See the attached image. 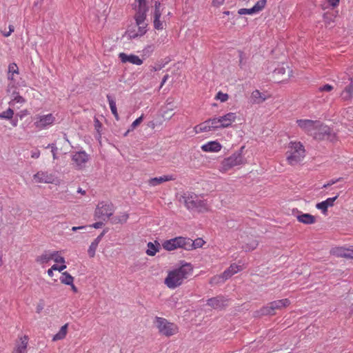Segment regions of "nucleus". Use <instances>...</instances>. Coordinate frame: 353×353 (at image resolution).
Returning a JSON list of instances; mask_svg holds the SVG:
<instances>
[{
  "label": "nucleus",
  "instance_id": "obj_1",
  "mask_svg": "<svg viewBox=\"0 0 353 353\" xmlns=\"http://www.w3.org/2000/svg\"><path fill=\"white\" fill-rule=\"evenodd\" d=\"M193 267L190 263H185L179 268H174L168 272L164 280V284L169 289H176L181 286L184 281L192 275Z\"/></svg>",
  "mask_w": 353,
  "mask_h": 353
},
{
  "label": "nucleus",
  "instance_id": "obj_2",
  "mask_svg": "<svg viewBox=\"0 0 353 353\" xmlns=\"http://www.w3.org/2000/svg\"><path fill=\"white\" fill-rule=\"evenodd\" d=\"M305 156L306 150L301 141H292L289 142L285 152L286 161L288 165L295 166L300 164Z\"/></svg>",
  "mask_w": 353,
  "mask_h": 353
},
{
  "label": "nucleus",
  "instance_id": "obj_3",
  "mask_svg": "<svg viewBox=\"0 0 353 353\" xmlns=\"http://www.w3.org/2000/svg\"><path fill=\"white\" fill-rule=\"evenodd\" d=\"M182 197L184 204L188 210H196L201 213L210 210V205L208 201L193 192H185Z\"/></svg>",
  "mask_w": 353,
  "mask_h": 353
},
{
  "label": "nucleus",
  "instance_id": "obj_4",
  "mask_svg": "<svg viewBox=\"0 0 353 353\" xmlns=\"http://www.w3.org/2000/svg\"><path fill=\"white\" fill-rule=\"evenodd\" d=\"M245 146L239 150L234 152L230 156L224 158L219 163L218 170L221 173L225 174L236 166L245 164V160L243 155Z\"/></svg>",
  "mask_w": 353,
  "mask_h": 353
},
{
  "label": "nucleus",
  "instance_id": "obj_5",
  "mask_svg": "<svg viewBox=\"0 0 353 353\" xmlns=\"http://www.w3.org/2000/svg\"><path fill=\"white\" fill-rule=\"evenodd\" d=\"M154 323L159 332L165 336H171L178 333L179 327L174 323L169 322L167 319L157 316Z\"/></svg>",
  "mask_w": 353,
  "mask_h": 353
},
{
  "label": "nucleus",
  "instance_id": "obj_6",
  "mask_svg": "<svg viewBox=\"0 0 353 353\" xmlns=\"http://www.w3.org/2000/svg\"><path fill=\"white\" fill-rule=\"evenodd\" d=\"M291 301L289 299L276 300L268 303L261 309L263 315H274L276 310H281L289 307Z\"/></svg>",
  "mask_w": 353,
  "mask_h": 353
},
{
  "label": "nucleus",
  "instance_id": "obj_7",
  "mask_svg": "<svg viewBox=\"0 0 353 353\" xmlns=\"http://www.w3.org/2000/svg\"><path fill=\"white\" fill-rule=\"evenodd\" d=\"M188 237L186 236H176L168 240H165L162 242V248L166 251H174L176 249L181 248L188 250Z\"/></svg>",
  "mask_w": 353,
  "mask_h": 353
},
{
  "label": "nucleus",
  "instance_id": "obj_8",
  "mask_svg": "<svg viewBox=\"0 0 353 353\" xmlns=\"http://www.w3.org/2000/svg\"><path fill=\"white\" fill-rule=\"evenodd\" d=\"M56 117L52 114H37L34 117V125L39 130L48 129L56 122Z\"/></svg>",
  "mask_w": 353,
  "mask_h": 353
},
{
  "label": "nucleus",
  "instance_id": "obj_9",
  "mask_svg": "<svg viewBox=\"0 0 353 353\" xmlns=\"http://www.w3.org/2000/svg\"><path fill=\"white\" fill-rule=\"evenodd\" d=\"M114 212L113 205L108 201H101L98 203L94 211L96 219L105 221L108 219Z\"/></svg>",
  "mask_w": 353,
  "mask_h": 353
},
{
  "label": "nucleus",
  "instance_id": "obj_10",
  "mask_svg": "<svg viewBox=\"0 0 353 353\" xmlns=\"http://www.w3.org/2000/svg\"><path fill=\"white\" fill-rule=\"evenodd\" d=\"M243 270L241 265L232 263L221 274L214 276L211 279V283H223L234 274Z\"/></svg>",
  "mask_w": 353,
  "mask_h": 353
},
{
  "label": "nucleus",
  "instance_id": "obj_11",
  "mask_svg": "<svg viewBox=\"0 0 353 353\" xmlns=\"http://www.w3.org/2000/svg\"><path fill=\"white\" fill-rule=\"evenodd\" d=\"M335 133L327 125L323 124L319 121V125L316 128L313 135L314 139L317 140H330L333 141L335 139Z\"/></svg>",
  "mask_w": 353,
  "mask_h": 353
},
{
  "label": "nucleus",
  "instance_id": "obj_12",
  "mask_svg": "<svg viewBox=\"0 0 353 353\" xmlns=\"http://www.w3.org/2000/svg\"><path fill=\"white\" fill-rule=\"evenodd\" d=\"M296 125L303 132L313 137L314 132L319 125V121L307 119H297Z\"/></svg>",
  "mask_w": 353,
  "mask_h": 353
},
{
  "label": "nucleus",
  "instance_id": "obj_13",
  "mask_svg": "<svg viewBox=\"0 0 353 353\" xmlns=\"http://www.w3.org/2000/svg\"><path fill=\"white\" fill-rule=\"evenodd\" d=\"M56 177L52 172L40 170L32 176V181L35 183H53Z\"/></svg>",
  "mask_w": 353,
  "mask_h": 353
},
{
  "label": "nucleus",
  "instance_id": "obj_14",
  "mask_svg": "<svg viewBox=\"0 0 353 353\" xmlns=\"http://www.w3.org/2000/svg\"><path fill=\"white\" fill-rule=\"evenodd\" d=\"M135 27H139L138 35H144L148 31V23L146 21L145 10H139L134 15Z\"/></svg>",
  "mask_w": 353,
  "mask_h": 353
},
{
  "label": "nucleus",
  "instance_id": "obj_15",
  "mask_svg": "<svg viewBox=\"0 0 353 353\" xmlns=\"http://www.w3.org/2000/svg\"><path fill=\"white\" fill-rule=\"evenodd\" d=\"M29 337L28 335H19L14 342L12 353H28Z\"/></svg>",
  "mask_w": 353,
  "mask_h": 353
},
{
  "label": "nucleus",
  "instance_id": "obj_16",
  "mask_svg": "<svg viewBox=\"0 0 353 353\" xmlns=\"http://www.w3.org/2000/svg\"><path fill=\"white\" fill-rule=\"evenodd\" d=\"M8 92L10 93V106L19 109L26 102V99L21 97L14 87L8 88Z\"/></svg>",
  "mask_w": 353,
  "mask_h": 353
},
{
  "label": "nucleus",
  "instance_id": "obj_17",
  "mask_svg": "<svg viewBox=\"0 0 353 353\" xmlns=\"http://www.w3.org/2000/svg\"><path fill=\"white\" fill-rule=\"evenodd\" d=\"M72 161L76 169L83 170L89 161V155L84 151L78 152L73 154Z\"/></svg>",
  "mask_w": 353,
  "mask_h": 353
},
{
  "label": "nucleus",
  "instance_id": "obj_18",
  "mask_svg": "<svg viewBox=\"0 0 353 353\" xmlns=\"http://www.w3.org/2000/svg\"><path fill=\"white\" fill-rule=\"evenodd\" d=\"M176 108L173 99L168 98L165 101V105L161 109V117L165 119H170L174 114L173 111Z\"/></svg>",
  "mask_w": 353,
  "mask_h": 353
},
{
  "label": "nucleus",
  "instance_id": "obj_19",
  "mask_svg": "<svg viewBox=\"0 0 353 353\" xmlns=\"http://www.w3.org/2000/svg\"><path fill=\"white\" fill-rule=\"evenodd\" d=\"M119 58L123 63L128 62L133 65H141L143 63V60L142 59L133 54H127L124 52H121L119 54Z\"/></svg>",
  "mask_w": 353,
  "mask_h": 353
},
{
  "label": "nucleus",
  "instance_id": "obj_20",
  "mask_svg": "<svg viewBox=\"0 0 353 353\" xmlns=\"http://www.w3.org/2000/svg\"><path fill=\"white\" fill-rule=\"evenodd\" d=\"M201 149L204 152H219L222 149V145L217 141H210L203 144Z\"/></svg>",
  "mask_w": 353,
  "mask_h": 353
},
{
  "label": "nucleus",
  "instance_id": "obj_21",
  "mask_svg": "<svg viewBox=\"0 0 353 353\" xmlns=\"http://www.w3.org/2000/svg\"><path fill=\"white\" fill-rule=\"evenodd\" d=\"M236 114L234 112H228L223 116L219 117L221 126L222 128H226L232 125L236 121Z\"/></svg>",
  "mask_w": 353,
  "mask_h": 353
},
{
  "label": "nucleus",
  "instance_id": "obj_22",
  "mask_svg": "<svg viewBox=\"0 0 353 353\" xmlns=\"http://www.w3.org/2000/svg\"><path fill=\"white\" fill-rule=\"evenodd\" d=\"M174 177L172 175H163L159 177L152 178L148 180V184L150 186H157L160 185L164 182L173 181L174 180Z\"/></svg>",
  "mask_w": 353,
  "mask_h": 353
},
{
  "label": "nucleus",
  "instance_id": "obj_23",
  "mask_svg": "<svg viewBox=\"0 0 353 353\" xmlns=\"http://www.w3.org/2000/svg\"><path fill=\"white\" fill-rule=\"evenodd\" d=\"M337 198H338V196H336L332 197V198H328L322 202L318 203L316 205V208L318 210H321L322 212L325 214L327 211V208L329 207H332L334 205V203Z\"/></svg>",
  "mask_w": 353,
  "mask_h": 353
},
{
  "label": "nucleus",
  "instance_id": "obj_24",
  "mask_svg": "<svg viewBox=\"0 0 353 353\" xmlns=\"http://www.w3.org/2000/svg\"><path fill=\"white\" fill-rule=\"evenodd\" d=\"M299 222L306 225L314 224L316 222V217L310 214L300 213L296 216Z\"/></svg>",
  "mask_w": 353,
  "mask_h": 353
},
{
  "label": "nucleus",
  "instance_id": "obj_25",
  "mask_svg": "<svg viewBox=\"0 0 353 353\" xmlns=\"http://www.w3.org/2000/svg\"><path fill=\"white\" fill-rule=\"evenodd\" d=\"M226 300L223 297H214L208 300V305L214 309H219L225 305Z\"/></svg>",
  "mask_w": 353,
  "mask_h": 353
},
{
  "label": "nucleus",
  "instance_id": "obj_26",
  "mask_svg": "<svg viewBox=\"0 0 353 353\" xmlns=\"http://www.w3.org/2000/svg\"><path fill=\"white\" fill-rule=\"evenodd\" d=\"M268 98V96L261 92L259 90H254L251 94V101L252 103H261Z\"/></svg>",
  "mask_w": 353,
  "mask_h": 353
},
{
  "label": "nucleus",
  "instance_id": "obj_27",
  "mask_svg": "<svg viewBox=\"0 0 353 353\" xmlns=\"http://www.w3.org/2000/svg\"><path fill=\"white\" fill-rule=\"evenodd\" d=\"M52 250H46L37 256L35 261L40 265H44L52 261Z\"/></svg>",
  "mask_w": 353,
  "mask_h": 353
},
{
  "label": "nucleus",
  "instance_id": "obj_28",
  "mask_svg": "<svg viewBox=\"0 0 353 353\" xmlns=\"http://www.w3.org/2000/svg\"><path fill=\"white\" fill-rule=\"evenodd\" d=\"M160 243L155 241L154 243L149 242L147 244V250L145 253L148 256H154L160 250Z\"/></svg>",
  "mask_w": 353,
  "mask_h": 353
},
{
  "label": "nucleus",
  "instance_id": "obj_29",
  "mask_svg": "<svg viewBox=\"0 0 353 353\" xmlns=\"http://www.w3.org/2000/svg\"><path fill=\"white\" fill-rule=\"evenodd\" d=\"M104 235V232H102L99 236H98L90 244L88 250V253L90 257L92 258L95 255V252L97 250V248L99 245V243L101 241V239L103 236Z\"/></svg>",
  "mask_w": 353,
  "mask_h": 353
},
{
  "label": "nucleus",
  "instance_id": "obj_30",
  "mask_svg": "<svg viewBox=\"0 0 353 353\" xmlns=\"http://www.w3.org/2000/svg\"><path fill=\"white\" fill-rule=\"evenodd\" d=\"M205 243V241L202 238H197L194 241L188 238V250H192L197 248H202Z\"/></svg>",
  "mask_w": 353,
  "mask_h": 353
},
{
  "label": "nucleus",
  "instance_id": "obj_31",
  "mask_svg": "<svg viewBox=\"0 0 353 353\" xmlns=\"http://www.w3.org/2000/svg\"><path fill=\"white\" fill-rule=\"evenodd\" d=\"M341 97L345 101H350L353 97V79H351V81L348 85H347L345 89L341 92Z\"/></svg>",
  "mask_w": 353,
  "mask_h": 353
},
{
  "label": "nucleus",
  "instance_id": "obj_32",
  "mask_svg": "<svg viewBox=\"0 0 353 353\" xmlns=\"http://www.w3.org/2000/svg\"><path fill=\"white\" fill-rule=\"evenodd\" d=\"M195 134L212 131L208 119L194 127Z\"/></svg>",
  "mask_w": 353,
  "mask_h": 353
},
{
  "label": "nucleus",
  "instance_id": "obj_33",
  "mask_svg": "<svg viewBox=\"0 0 353 353\" xmlns=\"http://www.w3.org/2000/svg\"><path fill=\"white\" fill-rule=\"evenodd\" d=\"M68 330V323H65L59 330V332L54 334L52 337V341H57L63 340L66 337Z\"/></svg>",
  "mask_w": 353,
  "mask_h": 353
},
{
  "label": "nucleus",
  "instance_id": "obj_34",
  "mask_svg": "<svg viewBox=\"0 0 353 353\" xmlns=\"http://www.w3.org/2000/svg\"><path fill=\"white\" fill-rule=\"evenodd\" d=\"M128 219L129 214L127 212H121L119 214L113 216L111 221L113 224H123L127 222Z\"/></svg>",
  "mask_w": 353,
  "mask_h": 353
},
{
  "label": "nucleus",
  "instance_id": "obj_35",
  "mask_svg": "<svg viewBox=\"0 0 353 353\" xmlns=\"http://www.w3.org/2000/svg\"><path fill=\"white\" fill-rule=\"evenodd\" d=\"M244 243V245H242V248L245 251V252H250V251H252L254 250H255L259 243H258V241L252 238L251 239H249L248 242H243Z\"/></svg>",
  "mask_w": 353,
  "mask_h": 353
},
{
  "label": "nucleus",
  "instance_id": "obj_36",
  "mask_svg": "<svg viewBox=\"0 0 353 353\" xmlns=\"http://www.w3.org/2000/svg\"><path fill=\"white\" fill-rule=\"evenodd\" d=\"M60 281L64 285H72L74 283V277L68 272H63L60 276Z\"/></svg>",
  "mask_w": 353,
  "mask_h": 353
},
{
  "label": "nucleus",
  "instance_id": "obj_37",
  "mask_svg": "<svg viewBox=\"0 0 353 353\" xmlns=\"http://www.w3.org/2000/svg\"><path fill=\"white\" fill-rule=\"evenodd\" d=\"M107 99H108V103H109V105H110V108L111 110V112H112V114L114 115L115 119L117 121H119V114H118V112H117L115 101L113 99H112L110 97V96H109V95L107 96Z\"/></svg>",
  "mask_w": 353,
  "mask_h": 353
},
{
  "label": "nucleus",
  "instance_id": "obj_38",
  "mask_svg": "<svg viewBox=\"0 0 353 353\" xmlns=\"http://www.w3.org/2000/svg\"><path fill=\"white\" fill-rule=\"evenodd\" d=\"M52 261L56 263H65V258L62 256L61 251L52 250Z\"/></svg>",
  "mask_w": 353,
  "mask_h": 353
},
{
  "label": "nucleus",
  "instance_id": "obj_39",
  "mask_svg": "<svg viewBox=\"0 0 353 353\" xmlns=\"http://www.w3.org/2000/svg\"><path fill=\"white\" fill-rule=\"evenodd\" d=\"M139 27L132 26L127 30L128 37L130 39H136L142 37L143 35H138V34H139Z\"/></svg>",
  "mask_w": 353,
  "mask_h": 353
},
{
  "label": "nucleus",
  "instance_id": "obj_40",
  "mask_svg": "<svg viewBox=\"0 0 353 353\" xmlns=\"http://www.w3.org/2000/svg\"><path fill=\"white\" fill-rule=\"evenodd\" d=\"M160 2L156 1L154 2V10L152 14L153 19H160L162 14V9Z\"/></svg>",
  "mask_w": 353,
  "mask_h": 353
},
{
  "label": "nucleus",
  "instance_id": "obj_41",
  "mask_svg": "<svg viewBox=\"0 0 353 353\" xmlns=\"http://www.w3.org/2000/svg\"><path fill=\"white\" fill-rule=\"evenodd\" d=\"M267 4V0H259L252 7L255 13H259L262 11Z\"/></svg>",
  "mask_w": 353,
  "mask_h": 353
},
{
  "label": "nucleus",
  "instance_id": "obj_42",
  "mask_svg": "<svg viewBox=\"0 0 353 353\" xmlns=\"http://www.w3.org/2000/svg\"><path fill=\"white\" fill-rule=\"evenodd\" d=\"M154 50V46L152 44L145 46L142 50V57H149L152 55Z\"/></svg>",
  "mask_w": 353,
  "mask_h": 353
},
{
  "label": "nucleus",
  "instance_id": "obj_43",
  "mask_svg": "<svg viewBox=\"0 0 353 353\" xmlns=\"http://www.w3.org/2000/svg\"><path fill=\"white\" fill-rule=\"evenodd\" d=\"M208 121L212 130L217 128H222V127L221 126V121H219V117L210 119H208Z\"/></svg>",
  "mask_w": 353,
  "mask_h": 353
},
{
  "label": "nucleus",
  "instance_id": "obj_44",
  "mask_svg": "<svg viewBox=\"0 0 353 353\" xmlns=\"http://www.w3.org/2000/svg\"><path fill=\"white\" fill-rule=\"evenodd\" d=\"M143 120V114H141L139 118L132 122L130 125V128L125 133V136H126L129 132L134 130L138 125H139Z\"/></svg>",
  "mask_w": 353,
  "mask_h": 353
},
{
  "label": "nucleus",
  "instance_id": "obj_45",
  "mask_svg": "<svg viewBox=\"0 0 353 353\" xmlns=\"http://www.w3.org/2000/svg\"><path fill=\"white\" fill-rule=\"evenodd\" d=\"M13 115L14 110L11 108H9L6 111H3L1 113H0V118L5 119H11L13 117Z\"/></svg>",
  "mask_w": 353,
  "mask_h": 353
},
{
  "label": "nucleus",
  "instance_id": "obj_46",
  "mask_svg": "<svg viewBox=\"0 0 353 353\" xmlns=\"http://www.w3.org/2000/svg\"><path fill=\"white\" fill-rule=\"evenodd\" d=\"M339 254L345 258L353 259L352 256H353V248L348 249L341 248Z\"/></svg>",
  "mask_w": 353,
  "mask_h": 353
},
{
  "label": "nucleus",
  "instance_id": "obj_47",
  "mask_svg": "<svg viewBox=\"0 0 353 353\" xmlns=\"http://www.w3.org/2000/svg\"><path fill=\"white\" fill-rule=\"evenodd\" d=\"M214 99L217 101H220L221 102L223 103L228 100L229 95L227 93H223L219 91L216 94Z\"/></svg>",
  "mask_w": 353,
  "mask_h": 353
},
{
  "label": "nucleus",
  "instance_id": "obj_48",
  "mask_svg": "<svg viewBox=\"0 0 353 353\" xmlns=\"http://www.w3.org/2000/svg\"><path fill=\"white\" fill-rule=\"evenodd\" d=\"M154 28L158 30H162L164 28V23L160 19H153Z\"/></svg>",
  "mask_w": 353,
  "mask_h": 353
},
{
  "label": "nucleus",
  "instance_id": "obj_49",
  "mask_svg": "<svg viewBox=\"0 0 353 353\" xmlns=\"http://www.w3.org/2000/svg\"><path fill=\"white\" fill-rule=\"evenodd\" d=\"M239 14H256L254 9L251 8H241L238 10Z\"/></svg>",
  "mask_w": 353,
  "mask_h": 353
},
{
  "label": "nucleus",
  "instance_id": "obj_50",
  "mask_svg": "<svg viewBox=\"0 0 353 353\" xmlns=\"http://www.w3.org/2000/svg\"><path fill=\"white\" fill-rule=\"evenodd\" d=\"M8 72L9 73L14 74H18L19 73V69L16 63H10L8 66Z\"/></svg>",
  "mask_w": 353,
  "mask_h": 353
},
{
  "label": "nucleus",
  "instance_id": "obj_51",
  "mask_svg": "<svg viewBox=\"0 0 353 353\" xmlns=\"http://www.w3.org/2000/svg\"><path fill=\"white\" fill-rule=\"evenodd\" d=\"M8 29H9L8 31L1 30V33L2 34V35L3 37H8L14 31V28L12 25H10L8 26Z\"/></svg>",
  "mask_w": 353,
  "mask_h": 353
},
{
  "label": "nucleus",
  "instance_id": "obj_52",
  "mask_svg": "<svg viewBox=\"0 0 353 353\" xmlns=\"http://www.w3.org/2000/svg\"><path fill=\"white\" fill-rule=\"evenodd\" d=\"M333 90V86L330 84H325L323 86L319 87V90L320 92H330Z\"/></svg>",
  "mask_w": 353,
  "mask_h": 353
},
{
  "label": "nucleus",
  "instance_id": "obj_53",
  "mask_svg": "<svg viewBox=\"0 0 353 353\" xmlns=\"http://www.w3.org/2000/svg\"><path fill=\"white\" fill-rule=\"evenodd\" d=\"M285 68L282 66L280 68H277L274 70V73L275 74H284L285 73Z\"/></svg>",
  "mask_w": 353,
  "mask_h": 353
},
{
  "label": "nucleus",
  "instance_id": "obj_54",
  "mask_svg": "<svg viewBox=\"0 0 353 353\" xmlns=\"http://www.w3.org/2000/svg\"><path fill=\"white\" fill-rule=\"evenodd\" d=\"M41 152L39 150H32L31 152V158L37 159L40 157Z\"/></svg>",
  "mask_w": 353,
  "mask_h": 353
},
{
  "label": "nucleus",
  "instance_id": "obj_55",
  "mask_svg": "<svg viewBox=\"0 0 353 353\" xmlns=\"http://www.w3.org/2000/svg\"><path fill=\"white\" fill-rule=\"evenodd\" d=\"M225 0H212V5L215 7H219L224 3Z\"/></svg>",
  "mask_w": 353,
  "mask_h": 353
},
{
  "label": "nucleus",
  "instance_id": "obj_56",
  "mask_svg": "<svg viewBox=\"0 0 353 353\" xmlns=\"http://www.w3.org/2000/svg\"><path fill=\"white\" fill-rule=\"evenodd\" d=\"M139 3V10H141L142 8H145L146 6L145 0H136Z\"/></svg>",
  "mask_w": 353,
  "mask_h": 353
},
{
  "label": "nucleus",
  "instance_id": "obj_57",
  "mask_svg": "<svg viewBox=\"0 0 353 353\" xmlns=\"http://www.w3.org/2000/svg\"><path fill=\"white\" fill-rule=\"evenodd\" d=\"M340 0H328L330 5L332 7H336L339 3Z\"/></svg>",
  "mask_w": 353,
  "mask_h": 353
},
{
  "label": "nucleus",
  "instance_id": "obj_58",
  "mask_svg": "<svg viewBox=\"0 0 353 353\" xmlns=\"http://www.w3.org/2000/svg\"><path fill=\"white\" fill-rule=\"evenodd\" d=\"M340 180H341V178L337 179L336 180H332V181H329L327 184H325L323 185V187L324 188H327L329 185H333V184L336 183V182L339 181Z\"/></svg>",
  "mask_w": 353,
  "mask_h": 353
},
{
  "label": "nucleus",
  "instance_id": "obj_59",
  "mask_svg": "<svg viewBox=\"0 0 353 353\" xmlns=\"http://www.w3.org/2000/svg\"><path fill=\"white\" fill-rule=\"evenodd\" d=\"M102 225H103L102 222H96V223H93L92 225H91L90 227L97 229V228H101Z\"/></svg>",
  "mask_w": 353,
  "mask_h": 353
},
{
  "label": "nucleus",
  "instance_id": "obj_60",
  "mask_svg": "<svg viewBox=\"0 0 353 353\" xmlns=\"http://www.w3.org/2000/svg\"><path fill=\"white\" fill-rule=\"evenodd\" d=\"M168 78H169V75L168 74H165L163 77V79H162L161 83L160 88H161L163 86V85L165 83V82L167 81Z\"/></svg>",
  "mask_w": 353,
  "mask_h": 353
},
{
  "label": "nucleus",
  "instance_id": "obj_61",
  "mask_svg": "<svg viewBox=\"0 0 353 353\" xmlns=\"http://www.w3.org/2000/svg\"><path fill=\"white\" fill-rule=\"evenodd\" d=\"M65 268H66L65 263H61V265H59V272H61Z\"/></svg>",
  "mask_w": 353,
  "mask_h": 353
},
{
  "label": "nucleus",
  "instance_id": "obj_62",
  "mask_svg": "<svg viewBox=\"0 0 353 353\" xmlns=\"http://www.w3.org/2000/svg\"><path fill=\"white\" fill-rule=\"evenodd\" d=\"M85 228V226H79V227L74 226V227H72V230L73 232H76V231H77L78 230H81V229H83V228Z\"/></svg>",
  "mask_w": 353,
  "mask_h": 353
},
{
  "label": "nucleus",
  "instance_id": "obj_63",
  "mask_svg": "<svg viewBox=\"0 0 353 353\" xmlns=\"http://www.w3.org/2000/svg\"><path fill=\"white\" fill-rule=\"evenodd\" d=\"M43 304L37 305V313H40L41 311L43 310Z\"/></svg>",
  "mask_w": 353,
  "mask_h": 353
},
{
  "label": "nucleus",
  "instance_id": "obj_64",
  "mask_svg": "<svg viewBox=\"0 0 353 353\" xmlns=\"http://www.w3.org/2000/svg\"><path fill=\"white\" fill-rule=\"evenodd\" d=\"M54 270H52L51 268H49L47 271L48 275L50 277H52L54 276Z\"/></svg>",
  "mask_w": 353,
  "mask_h": 353
}]
</instances>
